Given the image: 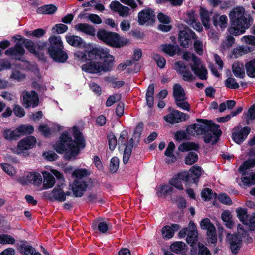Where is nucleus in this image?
<instances>
[{"label": "nucleus", "mask_w": 255, "mask_h": 255, "mask_svg": "<svg viewBox=\"0 0 255 255\" xmlns=\"http://www.w3.org/2000/svg\"><path fill=\"white\" fill-rule=\"evenodd\" d=\"M201 22L205 29L210 28V18L208 11L204 7H201L200 12Z\"/></svg>", "instance_id": "nucleus-32"}, {"label": "nucleus", "mask_w": 255, "mask_h": 255, "mask_svg": "<svg viewBox=\"0 0 255 255\" xmlns=\"http://www.w3.org/2000/svg\"><path fill=\"white\" fill-rule=\"evenodd\" d=\"M201 197L205 201H210L213 198L216 199L218 195L216 193H213L212 190L209 188H204L201 193Z\"/></svg>", "instance_id": "nucleus-37"}, {"label": "nucleus", "mask_w": 255, "mask_h": 255, "mask_svg": "<svg viewBox=\"0 0 255 255\" xmlns=\"http://www.w3.org/2000/svg\"><path fill=\"white\" fill-rule=\"evenodd\" d=\"M227 17L223 15L219 17L218 15H214L213 17V24L215 27L220 25L222 29H224L227 27Z\"/></svg>", "instance_id": "nucleus-34"}, {"label": "nucleus", "mask_w": 255, "mask_h": 255, "mask_svg": "<svg viewBox=\"0 0 255 255\" xmlns=\"http://www.w3.org/2000/svg\"><path fill=\"white\" fill-rule=\"evenodd\" d=\"M246 72L251 77H255V59H253L246 64Z\"/></svg>", "instance_id": "nucleus-44"}, {"label": "nucleus", "mask_w": 255, "mask_h": 255, "mask_svg": "<svg viewBox=\"0 0 255 255\" xmlns=\"http://www.w3.org/2000/svg\"><path fill=\"white\" fill-rule=\"evenodd\" d=\"M189 118L188 114L173 109L171 113L164 117V119L169 123L175 124L186 121Z\"/></svg>", "instance_id": "nucleus-13"}, {"label": "nucleus", "mask_w": 255, "mask_h": 255, "mask_svg": "<svg viewBox=\"0 0 255 255\" xmlns=\"http://www.w3.org/2000/svg\"><path fill=\"white\" fill-rule=\"evenodd\" d=\"M112 227L111 224L106 222L100 221V219H95L91 224V228L93 231H99L102 233H106Z\"/></svg>", "instance_id": "nucleus-22"}, {"label": "nucleus", "mask_w": 255, "mask_h": 255, "mask_svg": "<svg viewBox=\"0 0 255 255\" xmlns=\"http://www.w3.org/2000/svg\"><path fill=\"white\" fill-rule=\"evenodd\" d=\"M169 183L179 190H183L184 189L181 181L175 175L169 180Z\"/></svg>", "instance_id": "nucleus-54"}, {"label": "nucleus", "mask_w": 255, "mask_h": 255, "mask_svg": "<svg viewBox=\"0 0 255 255\" xmlns=\"http://www.w3.org/2000/svg\"><path fill=\"white\" fill-rule=\"evenodd\" d=\"M66 40L70 45L78 48L84 49L87 44L81 37L76 35L66 36Z\"/></svg>", "instance_id": "nucleus-24"}, {"label": "nucleus", "mask_w": 255, "mask_h": 255, "mask_svg": "<svg viewBox=\"0 0 255 255\" xmlns=\"http://www.w3.org/2000/svg\"><path fill=\"white\" fill-rule=\"evenodd\" d=\"M11 67V64L6 59H0V71L9 69Z\"/></svg>", "instance_id": "nucleus-63"}, {"label": "nucleus", "mask_w": 255, "mask_h": 255, "mask_svg": "<svg viewBox=\"0 0 255 255\" xmlns=\"http://www.w3.org/2000/svg\"><path fill=\"white\" fill-rule=\"evenodd\" d=\"M161 47L162 51L170 57L174 56L181 50L178 45H174L170 43L162 44Z\"/></svg>", "instance_id": "nucleus-28"}, {"label": "nucleus", "mask_w": 255, "mask_h": 255, "mask_svg": "<svg viewBox=\"0 0 255 255\" xmlns=\"http://www.w3.org/2000/svg\"><path fill=\"white\" fill-rule=\"evenodd\" d=\"M175 176L177 177L180 181L182 180L186 182H192V179L191 178L192 176L187 171L178 173Z\"/></svg>", "instance_id": "nucleus-51"}, {"label": "nucleus", "mask_w": 255, "mask_h": 255, "mask_svg": "<svg viewBox=\"0 0 255 255\" xmlns=\"http://www.w3.org/2000/svg\"><path fill=\"white\" fill-rule=\"evenodd\" d=\"M198 240V233L197 229L189 230L186 239L188 244L192 247L190 252L191 255H196L197 249L196 244Z\"/></svg>", "instance_id": "nucleus-21"}, {"label": "nucleus", "mask_w": 255, "mask_h": 255, "mask_svg": "<svg viewBox=\"0 0 255 255\" xmlns=\"http://www.w3.org/2000/svg\"><path fill=\"white\" fill-rule=\"evenodd\" d=\"M57 10V7L53 4L44 5L38 7L36 12L38 14H53Z\"/></svg>", "instance_id": "nucleus-33"}, {"label": "nucleus", "mask_w": 255, "mask_h": 255, "mask_svg": "<svg viewBox=\"0 0 255 255\" xmlns=\"http://www.w3.org/2000/svg\"><path fill=\"white\" fill-rule=\"evenodd\" d=\"M15 243V239L12 236L6 234H0V244L2 245L11 244Z\"/></svg>", "instance_id": "nucleus-41"}, {"label": "nucleus", "mask_w": 255, "mask_h": 255, "mask_svg": "<svg viewBox=\"0 0 255 255\" xmlns=\"http://www.w3.org/2000/svg\"><path fill=\"white\" fill-rule=\"evenodd\" d=\"M198 255H211V253L207 247L202 243H198Z\"/></svg>", "instance_id": "nucleus-59"}, {"label": "nucleus", "mask_w": 255, "mask_h": 255, "mask_svg": "<svg viewBox=\"0 0 255 255\" xmlns=\"http://www.w3.org/2000/svg\"><path fill=\"white\" fill-rule=\"evenodd\" d=\"M237 233L232 234L228 233L227 239L229 241L230 248L233 254L238 253L239 249V224L237 226Z\"/></svg>", "instance_id": "nucleus-19"}, {"label": "nucleus", "mask_w": 255, "mask_h": 255, "mask_svg": "<svg viewBox=\"0 0 255 255\" xmlns=\"http://www.w3.org/2000/svg\"><path fill=\"white\" fill-rule=\"evenodd\" d=\"M36 144V139L33 136H29L20 140L17 145V148L21 152L34 147Z\"/></svg>", "instance_id": "nucleus-16"}, {"label": "nucleus", "mask_w": 255, "mask_h": 255, "mask_svg": "<svg viewBox=\"0 0 255 255\" xmlns=\"http://www.w3.org/2000/svg\"><path fill=\"white\" fill-rule=\"evenodd\" d=\"M175 65L177 66L176 71L182 75L184 81L191 82L195 79L193 74L189 71L188 66L186 65L183 61H177L175 63Z\"/></svg>", "instance_id": "nucleus-14"}, {"label": "nucleus", "mask_w": 255, "mask_h": 255, "mask_svg": "<svg viewBox=\"0 0 255 255\" xmlns=\"http://www.w3.org/2000/svg\"><path fill=\"white\" fill-rule=\"evenodd\" d=\"M113 67V63H110L107 61L103 62L90 61L83 64L82 66L83 70L89 73L95 74L101 71L108 72L110 71Z\"/></svg>", "instance_id": "nucleus-6"}, {"label": "nucleus", "mask_w": 255, "mask_h": 255, "mask_svg": "<svg viewBox=\"0 0 255 255\" xmlns=\"http://www.w3.org/2000/svg\"><path fill=\"white\" fill-rule=\"evenodd\" d=\"M22 105L26 109L31 107L35 108L37 107L39 102V98L38 93L34 90L28 92L25 90L22 93Z\"/></svg>", "instance_id": "nucleus-8"}, {"label": "nucleus", "mask_w": 255, "mask_h": 255, "mask_svg": "<svg viewBox=\"0 0 255 255\" xmlns=\"http://www.w3.org/2000/svg\"><path fill=\"white\" fill-rule=\"evenodd\" d=\"M42 173L44 178L43 189H47L52 188L55 183L54 177L50 172L46 171H43Z\"/></svg>", "instance_id": "nucleus-30"}, {"label": "nucleus", "mask_w": 255, "mask_h": 255, "mask_svg": "<svg viewBox=\"0 0 255 255\" xmlns=\"http://www.w3.org/2000/svg\"><path fill=\"white\" fill-rule=\"evenodd\" d=\"M181 226L178 224H171L170 226L165 225L162 230V234L164 239H169L173 237L175 231H177Z\"/></svg>", "instance_id": "nucleus-23"}, {"label": "nucleus", "mask_w": 255, "mask_h": 255, "mask_svg": "<svg viewBox=\"0 0 255 255\" xmlns=\"http://www.w3.org/2000/svg\"><path fill=\"white\" fill-rule=\"evenodd\" d=\"M197 39V35L194 32L188 27L180 30L178 33V41L180 45L185 48L189 47L191 44V39Z\"/></svg>", "instance_id": "nucleus-7"}, {"label": "nucleus", "mask_w": 255, "mask_h": 255, "mask_svg": "<svg viewBox=\"0 0 255 255\" xmlns=\"http://www.w3.org/2000/svg\"><path fill=\"white\" fill-rule=\"evenodd\" d=\"M20 37L19 41H22V44L24 45L25 48L31 54L40 60H44L45 55L43 52L36 50V43H34L31 40L26 39L21 35H18Z\"/></svg>", "instance_id": "nucleus-12"}, {"label": "nucleus", "mask_w": 255, "mask_h": 255, "mask_svg": "<svg viewBox=\"0 0 255 255\" xmlns=\"http://www.w3.org/2000/svg\"><path fill=\"white\" fill-rule=\"evenodd\" d=\"M16 247L18 251L24 255H32L36 251L31 245L27 244L25 240L20 241V244H17Z\"/></svg>", "instance_id": "nucleus-27"}, {"label": "nucleus", "mask_w": 255, "mask_h": 255, "mask_svg": "<svg viewBox=\"0 0 255 255\" xmlns=\"http://www.w3.org/2000/svg\"><path fill=\"white\" fill-rule=\"evenodd\" d=\"M186 244L182 241H177L172 243L170 249L173 252L178 254L181 252L185 248Z\"/></svg>", "instance_id": "nucleus-40"}, {"label": "nucleus", "mask_w": 255, "mask_h": 255, "mask_svg": "<svg viewBox=\"0 0 255 255\" xmlns=\"http://www.w3.org/2000/svg\"><path fill=\"white\" fill-rule=\"evenodd\" d=\"M153 59L156 61L157 66L160 68H163L166 64L165 59L159 54H154Z\"/></svg>", "instance_id": "nucleus-52"}, {"label": "nucleus", "mask_w": 255, "mask_h": 255, "mask_svg": "<svg viewBox=\"0 0 255 255\" xmlns=\"http://www.w3.org/2000/svg\"><path fill=\"white\" fill-rule=\"evenodd\" d=\"M255 166V149H254L251 153L250 158L244 162L241 166V169H248Z\"/></svg>", "instance_id": "nucleus-35"}, {"label": "nucleus", "mask_w": 255, "mask_h": 255, "mask_svg": "<svg viewBox=\"0 0 255 255\" xmlns=\"http://www.w3.org/2000/svg\"><path fill=\"white\" fill-rule=\"evenodd\" d=\"M107 139L110 149L111 151L114 150L118 142L115 134L113 132H111L107 135Z\"/></svg>", "instance_id": "nucleus-49"}, {"label": "nucleus", "mask_w": 255, "mask_h": 255, "mask_svg": "<svg viewBox=\"0 0 255 255\" xmlns=\"http://www.w3.org/2000/svg\"><path fill=\"white\" fill-rule=\"evenodd\" d=\"M31 180L35 185H40L42 181V177L40 173L34 172L30 175Z\"/></svg>", "instance_id": "nucleus-61"}, {"label": "nucleus", "mask_w": 255, "mask_h": 255, "mask_svg": "<svg viewBox=\"0 0 255 255\" xmlns=\"http://www.w3.org/2000/svg\"><path fill=\"white\" fill-rule=\"evenodd\" d=\"M192 182L197 184L199 182V179L201 175V168L199 166H193L191 169Z\"/></svg>", "instance_id": "nucleus-38"}, {"label": "nucleus", "mask_w": 255, "mask_h": 255, "mask_svg": "<svg viewBox=\"0 0 255 255\" xmlns=\"http://www.w3.org/2000/svg\"><path fill=\"white\" fill-rule=\"evenodd\" d=\"M175 148V145L173 142L171 141L168 145V146L165 151L164 154L165 156L172 158V162H174L176 160V157L173 154V151Z\"/></svg>", "instance_id": "nucleus-43"}, {"label": "nucleus", "mask_w": 255, "mask_h": 255, "mask_svg": "<svg viewBox=\"0 0 255 255\" xmlns=\"http://www.w3.org/2000/svg\"><path fill=\"white\" fill-rule=\"evenodd\" d=\"M225 85L227 87L231 89H236L239 87V85L233 78H228L225 80Z\"/></svg>", "instance_id": "nucleus-60"}, {"label": "nucleus", "mask_w": 255, "mask_h": 255, "mask_svg": "<svg viewBox=\"0 0 255 255\" xmlns=\"http://www.w3.org/2000/svg\"><path fill=\"white\" fill-rule=\"evenodd\" d=\"M97 38L107 45L116 48L126 45L128 41L122 40L119 34L99 29L97 33Z\"/></svg>", "instance_id": "nucleus-5"}, {"label": "nucleus", "mask_w": 255, "mask_h": 255, "mask_svg": "<svg viewBox=\"0 0 255 255\" xmlns=\"http://www.w3.org/2000/svg\"><path fill=\"white\" fill-rule=\"evenodd\" d=\"M119 167V159L117 157H113L111 158L110 166L109 171L111 173H116Z\"/></svg>", "instance_id": "nucleus-48"}, {"label": "nucleus", "mask_w": 255, "mask_h": 255, "mask_svg": "<svg viewBox=\"0 0 255 255\" xmlns=\"http://www.w3.org/2000/svg\"><path fill=\"white\" fill-rule=\"evenodd\" d=\"M93 181L91 178L88 181L84 180H75L72 184V190L75 197H82L86 190L89 183L92 184Z\"/></svg>", "instance_id": "nucleus-11"}, {"label": "nucleus", "mask_w": 255, "mask_h": 255, "mask_svg": "<svg viewBox=\"0 0 255 255\" xmlns=\"http://www.w3.org/2000/svg\"><path fill=\"white\" fill-rule=\"evenodd\" d=\"M121 96L118 94L113 95L110 96L106 102L107 107H110L113 105L115 103L118 101L120 99Z\"/></svg>", "instance_id": "nucleus-62"}, {"label": "nucleus", "mask_w": 255, "mask_h": 255, "mask_svg": "<svg viewBox=\"0 0 255 255\" xmlns=\"http://www.w3.org/2000/svg\"><path fill=\"white\" fill-rule=\"evenodd\" d=\"M68 26L64 24H57L52 28L53 33L62 34L68 30Z\"/></svg>", "instance_id": "nucleus-53"}, {"label": "nucleus", "mask_w": 255, "mask_h": 255, "mask_svg": "<svg viewBox=\"0 0 255 255\" xmlns=\"http://www.w3.org/2000/svg\"><path fill=\"white\" fill-rule=\"evenodd\" d=\"M207 235L208 238V242L213 244L217 243V233L215 227H212V229L207 231Z\"/></svg>", "instance_id": "nucleus-47"}, {"label": "nucleus", "mask_w": 255, "mask_h": 255, "mask_svg": "<svg viewBox=\"0 0 255 255\" xmlns=\"http://www.w3.org/2000/svg\"><path fill=\"white\" fill-rule=\"evenodd\" d=\"M47 54L56 62L63 63L68 58V54L64 50V45L60 36L52 35L48 38Z\"/></svg>", "instance_id": "nucleus-4"}, {"label": "nucleus", "mask_w": 255, "mask_h": 255, "mask_svg": "<svg viewBox=\"0 0 255 255\" xmlns=\"http://www.w3.org/2000/svg\"><path fill=\"white\" fill-rule=\"evenodd\" d=\"M198 123L190 125L186 128V131L179 130L175 133V139L180 142L187 139V133L191 134L193 131L197 135H203L204 142L212 145L216 144L222 135L220 126L212 120L197 118Z\"/></svg>", "instance_id": "nucleus-1"}, {"label": "nucleus", "mask_w": 255, "mask_h": 255, "mask_svg": "<svg viewBox=\"0 0 255 255\" xmlns=\"http://www.w3.org/2000/svg\"><path fill=\"white\" fill-rule=\"evenodd\" d=\"M45 197L50 201L62 202L66 200V197L63 194V189L60 186L55 187L50 192L47 193Z\"/></svg>", "instance_id": "nucleus-20"}, {"label": "nucleus", "mask_w": 255, "mask_h": 255, "mask_svg": "<svg viewBox=\"0 0 255 255\" xmlns=\"http://www.w3.org/2000/svg\"><path fill=\"white\" fill-rule=\"evenodd\" d=\"M198 156L197 153L193 152H189L185 158V163L186 165H191L197 162Z\"/></svg>", "instance_id": "nucleus-42"}, {"label": "nucleus", "mask_w": 255, "mask_h": 255, "mask_svg": "<svg viewBox=\"0 0 255 255\" xmlns=\"http://www.w3.org/2000/svg\"><path fill=\"white\" fill-rule=\"evenodd\" d=\"M222 220L225 223L226 226L229 229H232L234 223L232 220V216L228 210L224 211L221 215Z\"/></svg>", "instance_id": "nucleus-36"}, {"label": "nucleus", "mask_w": 255, "mask_h": 255, "mask_svg": "<svg viewBox=\"0 0 255 255\" xmlns=\"http://www.w3.org/2000/svg\"><path fill=\"white\" fill-rule=\"evenodd\" d=\"M240 221L251 230H255V214L248 215L246 210L240 209Z\"/></svg>", "instance_id": "nucleus-17"}, {"label": "nucleus", "mask_w": 255, "mask_h": 255, "mask_svg": "<svg viewBox=\"0 0 255 255\" xmlns=\"http://www.w3.org/2000/svg\"><path fill=\"white\" fill-rule=\"evenodd\" d=\"M2 134L3 137L9 141L16 140L20 137L18 128L13 130L10 129H5L2 131Z\"/></svg>", "instance_id": "nucleus-31"}, {"label": "nucleus", "mask_w": 255, "mask_h": 255, "mask_svg": "<svg viewBox=\"0 0 255 255\" xmlns=\"http://www.w3.org/2000/svg\"><path fill=\"white\" fill-rule=\"evenodd\" d=\"M26 75L25 74L17 70H13L10 76V79L16 80L17 82L21 81L22 80L24 79Z\"/></svg>", "instance_id": "nucleus-50"}, {"label": "nucleus", "mask_w": 255, "mask_h": 255, "mask_svg": "<svg viewBox=\"0 0 255 255\" xmlns=\"http://www.w3.org/2000/svg\"><path fill=\"white\" fill-rule=\"evenodd\" d=\"M138 22L140 25H152L155 22V14L151 8H145L138 14Z\"/></svg>", "instance_id": "nucleus-9"}, {"label": "nucleus", "mask_w": 255, "mask_h": 255, "mask_svg": "<svg viewBox=\"0 0 255 255\" xmlns=\"http://www.w3.org/2000/svg\"><path fill=\"white\" fill-rule=\"evenodd\" d=\"M76 30L83 32L90 36H95L96 29L95 28L87 23H78L75 25Z\"/></svg>", "instance_id": "nucleus-29"}, {"label": "nucleus", "mask_w": 255, "mask_h": 255, "mask_svg": "<svg viewBox=\"0 0 255 255\" xmlns=\"http://www.w3.org/2000/svg\"><path fill=\"white\" fill-rule=\"evenodd\" d=\"M173 96L175 101H185L187 99L185 90L179 83H176L173 87Z\"/></svg>", "instance_id": "nucleus-25"}, {"label": "nucleus", "mask_w": 255, "mask_h": 255, "mask_svg": "<svg viewBox=\"0 0 255 255\" xmlns=\"http://www.w3.org/2000/svg\"><path fill=\"white\" fill-rule=\"evenodd\" d=\"M38 130L46 137L51 134L49 127L46 124H40L38 127Z\"/></svg>", "instance_id": "nucleus-56"}, {"label": "nucleus", "mask_w": 255, "mask_h": 255, "mask_svg": "<svg viewBox=\"0 0 255 255\" xmlns=\"http://www.w3.org/2000/svg\"><path fill=\"white\" fill-rule=\"evenodd\" d=\"M218 200L225 205H230L232 204L231 199L226 193H220L218 196Z\"/></svg>", "instance_id": "nucleus-55"}, {"label": "nucleus", "mask_w": 255, "mask_h": 255, "mask_svg": "<svg viewBox=\"0 0 255 255\" xmlns=\"http://www.w3.org/2000/svg\"><path fill=\"white\" fill-rule=\"evenodd\" d=\"M72 135L74 139L68 131L63 132L53 146L54 150L60 154H64L66 160H75L81 150L86 146V141L79 127L74 126L72 128Z\"/></svg>", "instance_id": "nucleus-2"}, {"label": "nucleus", "mask_w": 255, "mask_h": 255, "mask_svg": "<svg viewBox=\"0 0 255 255\" xmlns=\"http://www.w3.org/2000/svg\"><path fill=\"white\" fill-rule=\"evenodd\" d=\"M229 16L231 26L228 31L231 34L238 36L239 35V6L233 8Z\"/></svg>", "instance_id": "nucleus-10"}, {"label": "nucleus", "mask_w": 255, "mask_h": 255, "mask_svg": "<svg viewBox=\"0 0 255 255\" xmlns=\"http://www.w3.org/2000/svg\"><path fill=\"white\" fill-rule=\"evenodd\" d=\"M20 136L24 134H31L34 131V128L32 125H22L18 127Z\"/></svg>", "instance_id": "nucleus-46"}, {"label": "nucleus", "mask_w": 255, "mask_h": 255, "mask_svg": "<svg viewBox=\"0 0 255 255\" xmlns=\"http://www.w3.org/2000/svg\"><path fill=\"white\" fill-rule=\"evenodd\" d=\"M240 34L245 32V30L248 29L251 25L252 19L250 15L248 14L245 13L244 10H242L240 8Z\"/></svg>", "instance_id": "nucleus-26"}, {"label": "nucleus", "mask_w": 255, "mask_h": 255, "mask_svg": "<svg viewBox=\"0 0 255 255\" xmlns=\"http://www.w3.org/2000/svg\"><path fill=\"white\" fill-rule=\"evenodd\" d=\"M25 50L23 47L22 43L17 42L14 46L11 47L5 50L4 54L7 56H14L16 59L20 60V58L18 56L21 57L24 55Z\"/></svg>", "instance_id": "nucleus-18"}, {"label": "nucleus", "mask_w": 255, "mask_h": 255, "mask_svg": "<svg viewBox=\"0 0 255 255\" xmlns=\"http://www.w3.org/2000/svg\"><path fill=\"white\" fill-rule=\"evenodd\" d=\"M159 21L163 24H169L171 22L170 17L162 12H159L157 15Z\"/></svg>", "instance_id": "nucleus-64"}, {"label": "nucleus", "mask_w": 255, "mask_h": 255, "mask_svg": "<svg viewBox=\"0 0 255 255\" xmlns=\"http://www.w3.org/2000/svg\"><path fill=\"white\" fill-rule=\"evenodd\" d=\"M200 226L202 229L207 230V231L215 227L214 224L211 222L210 220L207 218H204L201 220Z\"/></svg>", "instance_id": "nucleus-57"}, {"label": "nucleus", "mask_w": 255, "mask_h": 255, "mask_svg": "<svg viewBox=\"0 0 255 255\" xmlns=\"http://www.w3.org/2000/svg\"><path fill=\"white\" fill-rule=\"evenodd\" d=\"M143 127L144 124L143 122H141L138 123L134 130V136L135 138L137 137L139 139L140 138L143 131Z\"/></svg>", "instance_id": "nucleus-58"}, {"label": "nucleus", "mask_w": 255, "mask_h": 255, "mask_svg": "<svg viewBox=\"0 0 255 255\" xmlns=\"http://www.w3.org/2000/svg\"><path fill=\"white\" fill-rule=\"evenodd\" d=\"M90 174V172H88L86 169L80 168L75 169L72 173V176L73 177H75L79 180H82L81 179L85 177Z\"/></svg>", "instance_id": "nucleus-39"}, {"label": "nucleus", "mask_w": 255, "mask_h": 255, "mask_svg": "<svg viewBox=\"0 0 255 255\" xmlns=\"http://www.w3.org/2000/svg\"><path fill=\"white\" fill-rule=\"evenodd\" d=\"M242 117L247 123H249L251 121L255 120V104L250 108L247 113L243 114Z\"/></svg>", "instance_id": "nucleus-45"}, {"label": "nucleus", "mask_w": 255, "mask_h": 255, "mask_svg": "<svg viewBox=\"0 0 255 255\" xmlns=\"http://www.w3.org/2000/svg\"><path fill=\"white\" fill-rule=\"evenodd\" d=\"M109 49H104L92 43L87 44L84 51H77L75 56L82 61L101 60L110 63H114L115 57L110 54Z\"/></svg>", "instance_id": "nucleus-3"}, {"label": "nucleus", "mask_w": 255, "mask_h": 255, "mask_svg": "<svg viewBox=\"0 0 255 255\" xmlns=\"http://www.w3.org/2000/svg\"><path fill=\"white\" fill-rule=\"evenodd\" d=\"M193 59L194 64L191 66V70L199 79L202 80H206L207 79V75L208 74L206 67L203 65L199 67V63L196 60H199L200 59L198 58L196 56L194 55Z\"/></svg>", "instance_id": "nucleus-15"}]
</instances>
